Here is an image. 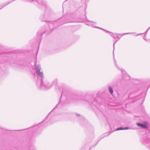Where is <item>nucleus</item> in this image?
<instances>
[{"label":"nucleus","instance_id":"obj_2","mask_svg":"<svg viewBox=\"0 0 150 150\" xmlns=\"http://www.w3.org/2000/svg\"><path fill=\"white\" fill-rule=\"evenodd\" d=\"M101 30H102L105 32L109 33V35L112 38H114L115 39H116V36H117V33H113L112 32H109V31H107V30H106L105 29H103L101 28H99Z\"/></svg>","mask_w":150,"mask_h":150},{"label":"nucleus","instance_id":"obj_18","mask_svg":"<svg viewBox=\"0 0 150 150\" xmlns=\"http://www.w3.org/2000/svg\"><path fill=\"white\" fill-rule=\"evenodd\" d=\"M48 115H49H49H47V117L48 116Z\"/></svg>","mask_w":150,"mask_h":150},{"label":"nucleus","instance_id":"obj_20","mask_svg":"<svg viewBox=\"0 0 150 150\" xmlns=\"http://www.w3.org/2000/svg\"><path fill=\"white\" fill-rule=\"evenodd\" d=\"M56 83H57V81H56Z\"/></svg>","mask_w":150,"mask_h":150},{"label":"nucleus","instance_id":"obj_6","mask_svg":"<svg viewBox=\"0 0 150 150\" xmlns=\"http://www.w3.org/2000/svg\"><path fill=\"white\" fill-rule=\"evenodd\" d=\"M129 129V128L128 127H125V128H123L121 127L117 128L116 129V130L118 131L121 130H126V129Z\"/></svg>","mask_w":150,"mask_h":150},{"label":"nucleus","instance_id":"obj_7","mask_svg":"<svg viewBox=\"0 0 150 150\" xmlns=\"http://www.w3.org/2000/svg\"><path fill=\"white\" fill-rule=\"evenodd\" d=\"M108 90L110 93L111 94H112L113 93V90L112 88L110 86H109L108 88Z\"/></svg>","mask_w":150,"mask_h":150},{"label":"nucleus","instance_id":"obj_4","mask_svg":"<svg viewBox=\"0 0 150 150\" xmlns=\"http://www.w3.org/2000/svg\"><path fill=\"white\" fill-rule=\"evenodd\" d=\"M96 24V23L95 22H93L90 21L89 22H87L86 23V24L87 25L90 26H92L94 28H99V27H96L95 26V25Z\"/></svg>","mask_w":150,"mask_h":150},{"label":"nucleus","instance_id":"obj_15","mask_svg":"<svg viewBox=\"0 0 150 150\" xmlns=\"http://www.w3.org/2000/svg\"><path fill=\"white\" fill-rule=\"evenodd\" d=\"M48 115H49H49H47V117L48 116Z\"/></svg>","mask_w":150,"mask_h":150},{"label":"nucleus","instance_id":"obj_9","mask_svg":"<svg viewBox=\"0 0 150 150\" xmlns=\"http://www.w3.org/2000/svg\"><path fill=\"white\" fill-rule=\"evenodd\" d=\"M121 71L122 72V73H123V74H124L125 73V72L123 70H121Z\"/></svg>","mask_w":150,"mask_h":150},{"label":"nucleus","instance_id":"obj_3","mask_svg":"<svg viewBox=\"0 0 150 150\" xmlns=\"http://www.w3.org/2000/svg\"><path fill=\"white\" fill-rule=\"evenodd\" d=\"M132 33H123L122 34H121L120 35H122V36H123V35H127V34H132ZM119 35V34H117V36H116V40H117L113 44V47H114V46H115V44L117 42V41H118L120 39V38L118 36V35Z\"/></svg>","mask_w":150,"mask_h":150},{"label":"nucleus","instance_id":"obj_19","mask_svg":"<svg viewBox=\"0 0 150 150\" xmlns=\"http://www.w3.org/2000/svg\"><path fill=\"white\" fill-rule=\"evenodd\" d=\"M144 39L145 40H146V39L145 38Z\"/></svg>","mask_w":150,"mask_h":150},{"label":"nucleus","instance_id":"obj_16","mask_svg":"<svg viewBox=\"0 0 150 150\" xmlns=\"http://www.w3.org/2000/svg\"><path fill=\"white\" fill-rule=\"evenodd\" d=\"M48 115H49H49H47V117L48 116Z\"/></svg>","mask_w":150,"mask_h":150},{"label":"nucleus","instance_id":"obj_17","mask_svg":"<svg viewBox=\"0 0 150 150\" xmlns=\"http://www.w3.org/2000/svg\"><path fill=\"white\" fill-rule=\"evenodd\" d=\"M48 115H49H49H47V117L48 116Z\"/></svg>","mask_w":150,"mask_h":150},{"label":"nucleus","instance_id":"obj_5","mask_svg":"<svg viewBox=\"0 0 150 150\" xmlns=\"http://www.w3.org/2000/svg\"><path fill=\"white\" fill-rule=\"evenodd\" d=\"M137 125L138 127H140L143 129H145L147 127V126L145 125L140 123H137Z\"/></svg>","mask_w":150,"mask_h":150},{"label":"nucleus","instance_id":"obj_13","mask_svg":"<svg viewBox=\"0 0 150 150\" xmlns=\"http://www.w3.org/2000/svg\"><path fill=\"white\" fill-rule=\"evenodd\" d=\"M76 115H77V116H80V115L79 114H76Z\"/></svg>","mask_w":150,"mask_h":150},{"label":"nucleus","instance_id":"obj_10","mask_svg":"<svg viewBox=\"0 0 150 150\" xmlns=\"http://www.w3.org/2000/svg\"><path fill=\"white\" fill-rule=\"evenodd\" d=\"M114 63L116 66V67L118 68V67L117 66V64L115 61H114Z\"/></svg>","mask_w":150,"mask_h":150},{"label":"nucleus","instance_id":"obj_11","mask_svg":"<svg viewBox=\"0 0 150 150\" xmlns=\"http://www.w3.org/2000/svg\"><path fill=\"white\" fill-rule=\"evenodd\" d=\"M147 143L149 144V145H150V146H149V148L150 149V142H149Z\"/></svg>","mask_w":150,"mask_h":150},{"label":"nucleus","instance_id":"obj_8","mask_svg":"<svg viewBox=\"0 0 150 150\" xmlns=\"http://www.w3.org/2000/svg\"><path fill=\"white\" fill-rule=\"evenodd\" d=\"M43 34V33H41L40 32H39L37 33V35L38 36H41Z\"/></svg>","mask_w":150,"mask_h":150},{"label":"nucleus","instance_id":"obj_1","mask_svg":"<svg viewBox=\"0 0 150 150\" xmlns=\"http://www.w3.org/2000/svg\"><path fill=\"white\" fill-rule=\"evenodd\" d=\"M35 70L37 75V83L38 86L40 88L48 89L50 88L52 86L48 83H43V79L44 76L40 66L36 65V62L35 63Z\"/></svg>","mask_w":150,"mask_h":150},{"label":"nucleus","instance_id":"obj_12","mask_svg":"<svg viewBox=\"0 0 150 150\" xmlns=\"http://www.w3.org/2000/svg\"><path fill=\"white\" fill-rule=\"evenodd\" d=\"M150 28V27H149L146 30V31L145 32L146 33L149 30Z\"/></svg>","mask_w":150,"mask_h":150},{"label":"nucleus","instance_id":"obj_14","mask_svg":"<svg viewBox=\"0 0 150 150\" xmlns=\"http://www.w3.org/2000/svg\"><path fill=\"white\" fill-rule=\"evenodd\" d=\"M140 34H138L137 35H136V36H138V35H140Z\"/></svg>","mask_w":150,"mask_h":150}]
</instances>
